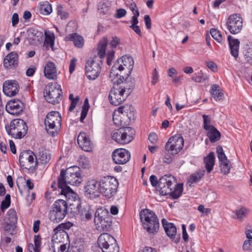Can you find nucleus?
<instances>
[{
  "label": "nucleus",
  "mask_w": 252,
  "mask_h": 252,
  "mask_svg": "<svg viewBox=\"0 0 252 252\" xmlns=\"http://www.w3.org/2000/svg\"><path fill=\"white\" fill-rule=\"evenodd\" d=\"M159 192L162 195L169 194L173 199L181 196L183 190V184H176L174 177L165 175L159 180Z\"/></svg>",
  "instance_id": "f257e3e1"
},
{
  "label": "nucleus",
  "mask_w": 252,
  "mask_h": 252,
  "mask_svg": "<svg viewBox=\"0 0 252 252\" xmlns=\"http://www.w3.org/2000/svg\"><path fill=\"white\" fill-rule=\"evenodd\" d=\"M82 181L80 168L73 166L61 171L58 178V187L68 186V185L78 186Z\"/></svg>",
  "instance_id": "f03ea898"
},
{
  "label": "nucleus",
  "mask_w": 252,
  "mask_h": 252,
  "mask_svg": "<svg viewBox=\"0 0 252 252\" xmlns=\"http://www.w3.org/2000/svg\"><path fill=\"white\" fill-rule=\"evenodd\" d=\"M143 226L149 233L154 234L158 232L159 223L155 213L149 209L142 210L139 214Z\"/></svg>",
  "instance_id": "7ed1b4c3"
},
{
  "label": "nucleus",
  "mask_w": 252,
  "mask_h": 252,
  "mask_svg": "<svg viewBox=\"0 0 252 252\" xmlns=\"http://www.w3.org/2000/svg\"><path fill=\"white\" fill-rule=\"evenodd\" d=\"M7 134L15 139H21L27 134L28 126L22 119H15L5 125Z\"/></svg>",
  "instance_id": "20e7f679"
},
{
  "label": "nucleus",
  "mask_w": 252,
  "mask_h": 252,
  "mask_svg": "<svg viewBox=\"0 0 252 252\" xmlns=\"http://www.w3.org/2000/svg\"><path fill=\"white\" fill-rule=\"evenodd\" d=\"M94 222L98 230L107 231L112 224V217L107 209L98 208L94 214Z\"/></svg>",
  "instance_id": "39448f33"
},
{
  "label": "nucleus",
  "mask_w": 252,
  "mask_h": 252,
  "mask_svg": "<svg viewBox=\"0 0 252 252\" xmlns=\"http://www.w3.org/2000/svg\"><path fill=\"white\" fill-rule=\"evenodd\" d=\"M99 185L100 193L108 198H110L116 193L119 183L116 178L106 176L99 180Z\"/></svg>",
  "instance_id": "423d86ee"
},
{
  "label": "nucleus",
  "mask_w": 252,
  "mask_h": 252,
  "mask_svg": "<svg viewBox=\"0 0 252 252\" xmlns=\"http://www.w3.org/2000/svg\"><path fill=\"white\" fill-rule=\"evenodd\" d=\"M61 122L62 118L59 112L57 111L49 112L44 120L48 133L53 137L56 136L60 131Z\"/></svg>",
  "instance_id": "0eeeda50"
},
{
  "label": "nucleus",
  "mask_w": 252,
  "mask_h": 252,
  "mask_svg": "<svg viewBox=\"0 0 252 252\" xmlns=\"http://www.w3.org/2000/svg\"><path fill=\"white\" fill-rule=\"evenodd\" d=\"M125 82H122L121 86L118 84L115 85L111 89L109 95V99L112 104L115 106L119 105L126 98L127 94L125 95V93L127 90L128 93H129V90L130 88H127L126 85V79H125Z\"/></svg>",
  "instance_id": "6e6552de"
},
{
  "label": "nucleus",
  "mask_w": 252,
  "mask_h": 252,
  "mask_svg": "<svg viewBox=\"0 0 252 252\" xmlns=\"http://www.w3.org/2000/svg\"><path fill=\"white\" fill-rule=\"evenodd\" d=\"M67 212V204L63 199H58L52 206L49 213V219L53 222L58 223L64 219Z\"/></svg>",
  "instance_id": "1a4fd4ad"
},
{
  "label": "nucleus",
  "mask_w": 252,
  "mask_h": 252,
  "mask_svg": "<svg viewBox=\"0 0 252 252\" xmlns=\"http://www.w3.org/2000/svg\"><path fill=\"white\" fill-rule=\"evenodd\" d=\"M102 63V60L99 57H92L86 61L85 70L88 79L94 80L99 76Z\"/></svg>",
  "instance_id": "9d476101"
},
{
  "label": "nucleus",
  "mask_w": 252,
  "mask_h": 252,
  "mask_svg": "<svg viewBox=\"0 0 252 252\" xmlns=\"http://www.w3.org/2000/svg\"><path fill=\"white\" fill-rule=\"evenodd\" d=\"M126 117L129 120L134 118L133 108L130 105H125L118 108L113 113V121L117 126H123V117Z\"/></svg>",
  "instance_id": "9b49d317"
},
{
  "label": "nucleus",
  "mask_w": 252,
  "mask_h": 252,
  "mask_svg": "<svg viewBox=\"0 0 252 252\" xmlns=\"http://www.w3.org/2000/svg\"><path fill=\"white\" fill-rule=\"evenodd\" d=\"M133 129L130 127H121L112 134V138L119 144H126L133 139Z\"/></svg>",
  "instance_id": "f8f14e48"
},
{
  "label": "nucleus",
  "mask_w": 252,
  "mask_h": 252,
  "mask_svg": "<svg viewBox=\"0 0 252 252\" xmlns=\"http://www.w3.org/2000/svg\"><path fill=\"white\" fill-rule=\"evenodd\" d=\"M62 90L57 83H50L44 89V97L51 103L56 104L61 100Z\"/></svg>",
  "instance_id": "ddd939ff"
},
{
  "label": "nucleus",
  "mask_w": 252,
  "mask_h": 252,
  "mask_svg": "<svg viewBox=\"0 0 252 252\" xmlns=\"http://www.w3.org/2000/svg\"><path fill=\"white\" fill-rule=\"evenodd\" d=\"M35 157L34 153L32 151L21 152L19 159L21 167L29 169L31 172L33 171L36 169V165L34 164Z\"/></svg>",
  "instance_id": "4468645a"
},
{
  "label": "nucleus",
  "mask_w": 252,
  "mask_h": 252,
  "mask_svg": "<svg viewBox=\"0 0 252 252\" xmlns=\"http://www.w3.org/2000/svg\"><path fill=\"white\" fill-rule=\"evenodd\" d=\"M184 144V140L182 136H175L171 137L165 145L166 152L171 155H176L182 149Z\"/></svg>",
  "instance_id": "2eb2a0df"
},
{
  "label": "nucleus",
  "mask_w": 252,
  "mask_h": 252,
  "mask_svg": "<svg viewBox=\"0 0 252 252\" xmlns=\"http://www.w3.org/2000/svg\"><path fill=\"white\" fill-rule=\"evenodd\" d=\"M134 61L133 58L129 56H123L117 60L114 64V68H118V71H125L127 76H129L133 67Z\"/></svg>",
  "instance_id": "dca6fc26"
},
{
  "label": "nucleus",
  "mask_w": 252,
  "mask_h": 252,
  "mask_svg": "<svg viewBox=\"0 0 252 252\" xmlns=\"http://www.w3.org/2000/svg\"><path fill=\"white\" fill-rule=\"evenodd\" d=\"M227 28L233 34L238 33L243 27V19L239 14L230 15L227 20Z\"/></svg>",
  "instance_id": "f3484780"
},
{
  "label": "nucleus",
  "mask_w": 252,
  "mask_h": 252,
  "mask_svg": "<svg viewBox=\"0 0 252 252\" xmlns=\"http://www.w3.org/2000/svg\"><path fill=\"white\" fill-rule=\"evenodd\" d=\"M76 207L78 211L77 215L83 221H88L92 218L94 210L91 206L85 202L76 203Z\"/></svg>",
  "instance_id": "a211bd4d"
},
{
  "label": "nucleus",
  "mask_w": 252,
  "mask_h": 252,
  "mask_svg": "<svg viewBox=\"0 0 252 252\" xmlns=\"http://www.w3.org/2000/svg\"><path fill=\"white\" fill-rule=\"evenodd\" d=\"M112 159L116 164H124L130 158V153L125 149H117L112 153Z\"/></svg>",
  "instance_id": "6ab92c4d"
},
{
  "label": "nucleus",
  "mask_w": 252,
  "mask_h": 252,
  "mask_svg": "<svg viewBox=\"0 0 252 252\" xmlns=\"http://www.w3.org/2000/svg\"><path fill=\"white\" fill-rule=\"evenodd\" d=\"M25 109L24 103L19 99L11 100L6 105V111L13 115H20Z\"/></svg>",
  "instance_id": "aec40b11"
},
{
  "label": "nucleus",
  "mask_w": 252,
  "mask_h": 252,
  "mask_svg": "<svg viewBox=\"0 0 252 252\" xmlns=\"http://www.w3.org/2000/svg\"><path fill=\"white\" fill-rule=\"evenodd\" d=\"M99 181L91 180L87 182L85 187V194L90 198H95L99 196Z\"/></svg>",
  "instance_id": "412c9836"
},
{
  "label": "nucleus",
  "mask_w": 252,
  "mask_h": 252,
  "mask_svg": "<svg viewBox=\"0 0 252 252\" xmlns=\"http://www.w3.org/2000/svg\"><path fill=\"white\" fill-rule=\"evenodd\" d=\"M4 94L9 97H12L17 94L19 91V85L15 80H7L3 84Z\"/></svg>",
  "instance_id": "4be33fe9"
},
{
  "label": "nucleus",
  "mask_w": 252,
  "mask_h": 252,
  "mask_svg": "<svg viewBox=\"0 0 252 252\" xmlns=\"http://www.w3.org/2000/svg\"><path fill=\"white\" fill-rule=\"evenodd\" d=\"M73 224L68 221L65 223H62L58 225L54 229V231L55 234L53 236V238L54 240L57 239L58 240V241H55L56 242H61L62 238H63V236H66L67 234L64 231V229H69L71 226H72Z\"/></svg>",
  "instance_id": "5701e85b"
},
{
  "label": "nucleus",
  "mask_w": 252,
  "mask_h": 252,
  "mask_svg": "<svg viewBox=\"0 0 252 252\" xmlns=\"http://www.w3.org/2000/svg\"><path fill=\"white\" fill-rule=\"evenodd\" d=\"M77 143L79 147L86 152L91 151L93 144L88 135L84 132L79 133L77 137Z\"/></svg>",
  "instance_id": "b1692460"
},
{
  "label": "nucleus",
  "mask_w": 252,
  "mask_h": 252,
  "mask_svg": "<svg viewBox=\"0 0 252 252\" xmlns=\"http://www.w3.org/2000/svg\"><path fill=\"white\" fill-rule=\"evenodd\" d=\"M116 239L110 234L103 233L99 236L97 239L98 247L101 249H105L111 244H113Z\"/></svg>",
  "instance_id": "393cba45"
},
{
  "label": "nucleus",
  "mask_w": 252,
  "mask_h": 252,
  "mask_svg": "<svg viewBox=\"0 0 252 252\" xmlns=\"http://www.w3.org/2000/svg\"><path fill=\"white\" fill-rule=\"evenodd\" d=\"M58 187L61 189V194L64 195L66 199L75 202H77V203L78 201H79V203H80L78 194L74 192L69 186Z\"/></svg>",
  "instance_id": "a878e982"
},
{
  "label": "nucleus",
  "mask_w": 252,
  "mask_h": 252,
  "mask_svg": "<svg viewBox=\"0 0 252 252\" xmlns=\"http://www.w3.org/2000/svg\"><path fill=\"white\" fill-rule=\"evenodd\" d=\"M44 73L47 79H55L57 76L55 64L51 62H48L44 67Z\"/></svg>",
  "instance_id": "bb28decb"
},
{
  "label": "nucleus",
  "mask_w": 252,
  "mask_h": 252,
  "mask_svg": "<svg viewBox=\"0 0 252 252\" xmlns=\"http://www.w3.org/2000/svg\"><path fill=\"white\" fill-rule=\"evenodd\" d=\"M65 40L73 42L74 45L78 48H82L84 44L83 37L77 33H72L66 35Z\"/></svg>",
  "instance_id": "cd10ccee"
},
{
  "label": "nucleus",
  "mask_w": 252,
  "mask_h": 252,
  "mask_svg": "<svg viewBox=\"0 0 252 252\" xmlns=\"http://www.w3.org/2000/svg\"><path fill=\"white\" fill-rule=\"evenodd\" d=\"M227 39L229 42V46L232 56L236 58L239 55L240 41L238 39L234 38L231 35H228Z\"/></svg>",
  "instance_id": "c85d7f7f"
},
{
  "label": "nucleus",
  "mask_w": 252,
  "mask_h": 252,
  "mask_svg": "<svg viewBox=\"0 0 252 252\" xmlns=\"http://www.w3.org/2000/svg\"><path fill=\"white\" fill-rule=\"evenodd\" d=\"M18 56L16 52H12L8 54L4 59L3 65L5 68H10L17 64Z\"/></svg>",
  "instance_id": "c756f323"
},
{
  "label": "nucleus",
  "mask_w": 252,
  "mask_h": 252,
  "mask_svg": "<svg viewBox=\"0 0 252 252\" xmlns=\"http://www.w3.org/2000/svg\"><path fill=\"white\" fill-rule=\"evenodd\" d=\"M163 227L168 237L174 238L177 233V229L173 223L168 222L165 219L161 220Z\"/></svg>",
  "instance_id": "7c9ffc66"
},
{
  "label": "nucleus",
  "mask_w": 252,
  "mask_h": 252,
  "mask_svg": "<svg viewBox=\"0 0 252 252\" xmlns=\"http://www.w3.org/2000/svg\"><path fill=\"white\" fill-rule=\"evenodd\" d=\"M50 159L51 155L48 152L45 151L39 152L37 156L35 157L34 164L36 165V168L38 164H46Z\"/></svg>",
  "instance_id": "2f4dec72"
},
{
  "label": "nucleus",
  "mask_w": 252,
  "mask_h": 252,
  "mask_svg": "<svg viewBox=\"0 0 252 252\" xmlns=\"http://www.w3.org/2000/svg\"><path fill=\"white\" fill-rule=\"evenodd\" d=\"M108 44L107 38L104 37L99 42L97 50V55H94L93 57H99L101 60H102L105 55L106 48Z\"/></svg>",
  "instance_id": "473e14b6"
},
{
  "label": "nucleus",
  "mask_w": 252,
  "mask_h": 252,
  "mask_svg": "<svg viewBox=\"0 0 252 252\" xmlns=\"http://www.w3.org/2000/svg\"><path fill=\"white\" fill-rule=\"evenodd\" d=\"M205 167L208 173H210L213 169L215 162V156L213 152H210L203 159Z\"/></svg>",
  "instance_id": "72a5a7b5"
},
{
  "label": "nucleus",
  "mask_w": 252,
  "mask_h": 252,
  "mask_svg": "<svg viewBox=\"0 0 252 252\" xmlns=\"http://www.w3.org/2000/svg\"><path fill=\"white\" fill-rule=\"evenodd\" d=\"M207 135L211 142H216L220 138V133L214 126L207 130Z\"/></svg>",
  "instance_id": "f704fd0d"
},
{
  "label": "nucleus",
  "mask_w": 252,
  "mask_h": 252,
  "mask_svg": "<svg viewBox=\"0 0 252 252\" xmlns=\"http://www.w3.org/2000/svg\"><path fill=\"white\" fill-rule=\"evenodd\" d=\"M211 94L216 100L222 98L223 93L218 85H213L211 86Z\"/></svg>",
  "instance_id": "c9c22d12"
},
{
  "label": "nucleus",
  "mask_w": 252,
  "mask_h": 252,
  "mask_svg": "<svg viewBox=\"0 0 252 252\" xmlns=\"http://www.w3.org/2000/svg\"><path fill=\"white\" fill-rule=\"evenodd\" d=\"M246 235L248 239L244 241L243 249L244 251H249L252 246V230H247Z\"/></svg>",
  "instance_id": "e433bc0d"
},
{
  "label": "nucleus",
  "mask_w": 252,
  "mask_h": 252,
  "mask_svg": "<svg viewBox=\"0 0 252 252\" xmlns=\"http://www.w3.org/2000/svg\"><path fill=\"white\" fill-rule=\"evenodd\" d=\"M130 22L131 25L130 28L133 30L138 35L141 36L142 33L140 27L137 25L138 24V14L137 13L135 16H132Z\"/></svg>",
  "instance_id": "4c0bfd02"
},
{
  "label": "nucleus",
  "mask_w": 252,
  "mask_h": 252,
  "mask_svg": "<svg viewBox=\"0 0 252 252\" xmlns=\"http://www.w3.org/2000/svg\"><path fill=\"white\" fill-rule=\"evenodd\" d=\"M45 44H46L47 46L49 45L52 48L54 45L55 39L54 32L49 31H46L45 32Z\"/></svg>",
  "instance_id": "58836bf2"
},
{
  "label": "nucleus",
  "mask_w": 252,
  "mask_h": 252,
  "mask_svg": "<svg viewBox=\"0 0 252 252\" xmlns=\"http://www.w3.org/2000/svg\"><path fill=\"white\" fill-rule=\"evenodd\" d=\"M205 171L202 170L199 172L195 173L194 174H191L189 179L188 183H190L189 186H191V184L197 183L200 181V180L203 177L204 175Z\"/></svg>",
  "instance_id": "ea45409f"
},
{
  "label": "nucleus",
  "mask_w": 252,
  "mask_h": 252,
  "mask_svg": "<svg viewBox=\"0 0 252 252\" xmlns=\"http://www.w3.org/2000/svg\"><path fill=\"white\" fill-rule=\"evenodd\" d=\"M17 216L16 211L13 209H9L6 214L5 218L6 221L10 223H16L17 222Z\"/></svg>",
  "instance_id": "a19ab883"
},
{
  "label": "nucleus",
  "mask_w": 252,
  "mask_h": 252,
  "mask_svg": "<svg viewBox=\"0 0 252 252\" xmlns=\"http://www.w3.org/2000/svg\"><path fill=\"white\" fill-rule=\"evenodd\" d=\"M40 13L44 15H48L52 12V7L50 3L48 1H45L41 5L40 8Z\"/></svg>",
  "instance_id": "79ce46f5"
},
{
  "label": "nucleus",
  "mask_w": 252,
  "mask_h": 252,
  "mask_svg": "<svg viewBox=\"0 0 252 252\" xmlns=\"http://www.w3.org/2000/svg\"><path fill=\"white\" fill-rule=\"evenodd\" d=\"M89 107L90 105L89 104L88 99V98H86L84 100V104L82 108L81 117L80 118V121L81 122H83L84 120L86 118Z\"/></svg>",
  "instance_id": "37998d69"
},
{
  "label": "nucleus",
  "mask_w": 252,
  "mask_h": 252,
  "mask_svg": "<svg viewBox=\"0 0 252 252\" xmlns=\"http://www.w3.org/2000/svg\"><path fill=\"white\" fill-rule=\"evenodd\" d=\"M220 164L221 172L225 175L228 174L231 167L230 161L228 160L227 161L220 162Z\"/></svg>",
  "instance_id": "c03bdc74"
},
{
  "label": "nucleus",
  "mask_w": 252,
  "mask_h": 252,
  "mask_svg": "<svg viewBox=\"0 0 252 252\" xmlns=\"http://www.w3.org/2000/svg\"><path fill=\"white\" fill-rule=\"evenodd\" d=\"M118 68H114V65L112 66V69L110 72L109 78L111 81L115 84L119 85L120 82L118 81V79L119 78V72H117Z\"/></svg>",
  "instance_id": "a18cd8bd"
},
{
  "label": "nucleus",
  "mask_w": 252,
  "mask_h": 252,
  "mask_svg": "<svg viewBox=\"0 0 252 252\" xmlns=\"http://www.w3.org/2000/svg\"><path fill=\"white\" fill-rule=\"evenodd\" d=\"M210 33L213 38L219 43H222L223 38L220 32L215 29H211Z\"/></svg>",
  "instance_id": "49530a36"
},
{
  "label": "nucleus",
  "mask_w": 252,
  "mask_h": 252,
  "mask_svg": "<svg viewBox=\"0 0 252 252\" xmlns=\"http://www.w3.org/2000/svg\"><path fill=\"white\" fill-rule=\"evenodd\" d=\"M202 117L203 119V128L204 129L207 130L214 127V126L211 124V118L209 116L203 115Z\"/></svg>",
  "instance_id": "de8ad7c7"
},
{
  "label": "nucleus",
  "mask_w": 252,
  "mask_h": 252,
  "mask_svg": "<svg viewBox=\"0 0 252 252\" xmlns=\"http://www.w3.org/2000/svg\"><path fill=\"white\" fill-rule=\"evenodd\" d=\"M103 252H119L120 248L116 240L111 244L109 247L102 250Z\"/></svg>",
  "instance_id": "09e8293b"
},
{
  "label": "nucleus",
  "mask_w": 252,
  "mask_h": 252,
  "mask_svg": "<svg viewBox=\"0 0 252 252\" xmlns=\"http://www.w3.org/2000/svg\"><path fill=\"white\" fill-rule=\"evenodd\" d=\"M217 153L220 162L224 161H227L228 159L225 156L221 146H219L217 147Z\"/></svg>",
  "instance_id": "8fccbe9b"
},
{
  "label": "nucleus",
  "mask_w": 252,
  "mask_h": 252,
  "mask_svg": "<svg viewBox=\"0 0 252 252\" xmlns=\"http://www.w3.org/2000/svg\"><path fill=\"white\" fill-rule=\"evenodd\" d=\"M249 212V210L246 208L242 207L236 211V215L237 218L239 220H241L246 217Z\"/></svg>",
  "instance_id": "3c124183"
},
{
  "label": "nucleus",
  "mask_w": 252,
  "mask_h": 252,
  "mask_svg": "<svg viewBox=\"0 0 252 252\" xmlns=\"http://www.w3.org/2000/svg\"><path fill=\"white\" fill-rule=\"evenodd\" d=\"M32 37H31L32 40L40 42L43 39V33L41 32L33 30L31 32Z\"/></svg>",
  "instance_id": "603ef678"
},
{
  "label": "nucleus",
  "mask_w": 252,
  "mask_h": 252,
  "mask_svg": "<svg viewBox=\"0 0 252 252\" xmlns=\"http://www.w3.org/2000/svg\"><path fill=\"white\" fill-rule=\"evenodd\" d=\"M10 205V195L7 194L5 197V199L3 200L1 203L0 209L1 211L3 212L4 210L9 207Z\"/></svg>",
  "instance_id": "864d4df0"
},
{
  "label": "nucleus",
  "mask_w": 252,
  "mask_h": 252,
  "mask_svg": "<svg viewBox=\"0 0 252 252\" xmlns=\"http://www.w3.org/2000/svg\"><path fill=\"white\" fill-rule=\"evenodd\" d=\"M79 165L83 168H88L90 166L89 158L85 156H81L78 160Z\"/></svg>",
  "instance_id": "5fc2aeb1"
},
{
  "label": "nucleus",
  "mask_w": 252,
  "mask_h": 252,
  "mask_svg": "<svg viewBox=\"0 0 252 252\" xmlns=\"http://www.w3.org/2000/svg\"><path fill=\"white\" fill-rule=\"evenodd\" d=\"M192 79L196 82L200 83L205 81L206 78L204 76L203 73L200 71L194 74L192 76Z\"/></svg>",
  "instance_id": "6e6d98bb"
},
{
  "label": "nucleus",
  "mask_w": 252,
  "mask_h": 252,
  "mask_svg": "<svg viewBox=\"0 0 252 252\" xmlns=\"http://www.w3.org/2000/svg\"><path fill=\"white\" fill-rule=\"evenodd\" d=\"M84 243L83 241H81V239H79L78 243L75 242L72 247L75 250H73L74 252H82L84 250Z\"/></svg>",
  "instance_id": "4d7b16f0"
},
{
  "label": "nucleus",
  "mask_w": 252,
  "mask_h": 252,
  "mask_svg": "<svg viewBox=\"0 0 252 252\" xmlns=\"http://www.w3.org/2000/svg\"><path fill=\"white\" fill-rule=\"evenodd\" d=\"M120 38L117 36H113L110 41L109 45L112 49L115 48L120 44Z\"/></svg>",
  "instance_id": "13d9d810"
},
{
  "label": "nucleus",
  "mask_w": 252,
  "mask_h": 252,
  "mask_svg": "<svg viewBox=\"0 0 252 252\" xmlns=\"http://www.w3.org/2000/svg\"><path fill=\"white\" fill-rule=\"evenodd\" d=\"M107 63L108 65H111L112 61L115 58V52L113 49L109 50L107 53Z\"/></svg>",
  "instance_id": "bf43d9fd"
},
{
  "label": "nucleus",
  "mask_w": 252,
  "mask_h": 252,
  "mask_svg": "<svg viewBox=\"0 0 252 252\" xmlns=\"http://www.w3.org/2000/svg\"><path fill=\"white\" fill-rule=\"evenodd\" d=\"M129 9L132 11L133 15L132 16H135L136 14H138V17L139 16L140 13L139 11V9L136 4V3L132 1L129 6Z\"/></svg>",
  "instance_id": "052dcab7"
},
{
  "label": "nucleus",
  "mask_w": 252,
  "mask_h": 252,
  "mask_svg": "<svg viewBox=\"0 0 252 252\" xmlns=\"http://www.w3.org/2000/svg\"><path fill=\"white\" fill-rule=\"evenodd\" d=\"M126 14V11L125 9L120 8L116 10L115 17L117 19H120L125 17Z\"/></svg>",
  "instance_id": "680f3d73"
},
{
  "label": "nucleus",
  "mask_w": 252,
  "mask_h": 252,
  "mask_svg": "<svg viewBox=\"0 0 252 252\" xmlns=\"http://www.w3.org/2000/svg\"><path fill=\"white\" fill-rule=\"evenodd\" d=\"M58 15L60 16L61 19L63 20L66 19L68 16V14L67 12L63 11L62 6L58 7Z\"/></svg>",
  "instance_id": "e2e57ef3"
},
{
  "label": "nucleus",
  "mask_w": 252,
  "mask_h": 252,
  "mask_svg": "<svg viewBox=\"0 0 252 252\" xmlns=\"http://www.w3.org/2000/svg\"><path fill=\"white\" fill-rule=\"evenodd\" d=\"M41 238L39 236V235H36L34 236V246L35 247V249H36V250H36L37 251H40V245H41Z\"/></svg>",
  "instance_id": "0e129e2a"
},
{
  "label": "nucleus",
  "mask_w": 252,
  "mask_h": 252,
  "mask_svg": "<svg viewBox=\"0 0 252 252\" xmlns=\"http://www.w3.org/2000/svg\"><path fill=\"white\" fill-rule=\"evenodd\" d=\"M15 224V223H10L8 221H6V225L4 227L5 230L7 231V232L12 234L14 231Z\"/></svg>",
  "instance_id": "69168bd1"
},
{
  "label": "nucleus",
  "mask_w": 252,
  "mask_h": 252,
  "mask_svg": "<svg viewBox=\"0 0 252 252\" xmlns=\"http://www.w3.org/2000/svg\"><path fill=\"white\" fill-rule=\"evenodd\" d=\"M148 139L151 143L155 144L158 140V135L154 132L151 133L149 135Z\"/></svg>",
  "instance_id": "338daca9"
},
{
  "label": "nucleus",
  "mask_w": 252,
  "mask_h": 252,
  "mask_svg": "<svg viewBox=\"0 0 252 252\" xmlns=\"http://www.w3.org/2000/svg\"><path fill=\"white\" fill-rule=\"evenodd\" d=\"M158 79V74L156 68H155L153 72L152 80L151 82L152 85H155L157 83Z\"/></svg>",
  "instance_id": "774afa93"
}]
</instances>
